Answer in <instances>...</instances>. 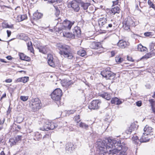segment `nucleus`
Here are the masks:
<instances>
[{
    "instance_id": "obj_1",
    "label": "nucleus",
    "mask_w": 155,
    "mask_h": 155,
    "mask_svg": "<svg viewBox=\"0 0 155 155\" xmlns=\"http://www.w3.org/2000/svg\"><path fill=\"white\" fill-rule=\"evenodd\" d=\"M97 151L101 155H106L110 153H116L120 151L124 144H121L120 141H117L115 140L105 139L103 140H98L96 143Z\"/></svg>"
},
{
    "instance_id": "obj_2",
    "label": "nucleus",
    "mask_w": 155,
    "mask_h": 155,
    "mask_svg": "<svg viewBox=\"0 0 155 155\" xmlns=\"http://www.w3.org/2000/svg\"><path fill=\"white\" fill-rule=\"evenodd\" d=\"M100 27L104 29H110L115 28L117 25L116 21L109 18H100L98 20Z\"/></svg>"
},
{
    "instance_id": "obj_3",
    "label": "nucleus",
    "mask_w": 155,
    "mask_h": 155,
    "mask_svg": "<svg viewBox=\"0 0 155 155\" xmlns=\"http://www.w3.org/2000/svg\"><path fill=\"white\" fill-rule=\"evenodd\" d=\"M56 46L59 50V54L64 58L72 59L74 56L71 53L70 47L66 44L62 43H58Z\"/></svg>"
},
{
    "instance_id": "obj_4",
    "label": "nucleus",
    "mask_w": 155,
    "mask_h": 155,
    "mask_svg": "<svg viewBox=\"0 0 155 155\" xmlns=\"http://www.w3.org/2000/svg\"><path fill=\"white\" fill-rule=\"evenodd\" d=\"M74 23L75 21H71L66 19L63 21L61 27L56 28V31L60 33L64 30L69 31Z\"/></svg>"
},
{
    "instance_id": "obj_5",
    "label": "nucleus",
    "mask_w": 155,
    "mask_h": 155,
    "mask_svg": "<svg viewBox=\"0 0 155 155\" xmlns=\"http://www.w3.org/2000/svg\"><path fill=\"white\" fill-rule=\"evenodd\" d=\"M62 96V91L59 88L55 89L51 94V97L58 106L61 105L60 100Z\"/></svg>"
},
{
    "instance_id": "obj_6",
    "label": "nucleus",
    "mask_w": 155,
    "mask_h": 155,
    "mask_svg": "<svg viewBox=\"0 0 155 155\" xmlns=\"http://www.w3.org/2000/svg\"><path fill=\"white\" fill-rule=\"evenodd\" d=\"M149 136L146 135L144 133H143V135L140 140L137 136H133L132 137V140L133 143L137 146L140 145L141 143L146 142H148L150 140L149 138Z\"/></svg>"
},
{
    "instance_id": "obj_7",
    "label": "nucleus",
    "mask_w": 155,
    "mask_h": 155,
    "mask_svg": "<svg viewBox=\"0 0 155 155\" xmlns=\"http://www.w3.org/2000/svg\"><path fill=\"white\" fill-rule=\"evenodd\" d=\"M123 28L126 30L130 29V27L134 26L135 25L134 21L129 16L124 18L123 21Z\"/></svg>"
},
{
    "instance_id": "obj_8",
    "label": "nucleus",
    "mask_w": 155,
    "mask_h": 155,
    "mask_svg": "<svg viewBox=\"0 0 155 155\" xmlns=\"http://www.w3.org/2000/svg\"><path fill=\"white\" fill-rule=\"evenodd\" d=\"M110 68H107L103 71L101 72L102 76L106 78L107 79H112L114 78L115 74L110 70Z\"/></svg>"
},
{
    "instance_id": "obj_9",
    "label": "nucleus",
    "mask_w": 155,
    "mask_h": 155,
    "mask_svg": "<svg viewBox=\"0 0 155 155\" xmlns=\"http://www.w3.org/2000/svg\"><path fill=\"white\" fill-rule=\"evenodd\" d=\"M31 107L33 110L35 112L41 108V101L38 98H35L32 101Z\"/></svg>"
},
{
    "instance_id": "obj_10",
    "label": "nucleus",
    "mask_w": 155,
    "mask_h": 155,
    "mask_svg": "<svg viewBox=\"0 0 155 155\" xmlns=\"http://www.w3.org/2000/svg\"><path fill=\"white\" fill-rule=\"evenodd\" d=\"M44 122H45L46 125H48V127L45 128H42L43 130H45V131H48L54 129L57 127L58 125L56 123L50 122L48 120H44Z\"/></svg>"
},
{
    "instance_id": "obj_11",
    "label": "nucleus",
    "mask_w": 155,
    "mask_h": 155,
    "mask_svg": "<svg viewBox=\"0 0 155 155\" xmlns=\"http://www.w3.org/2000/svg\"><path fill=\"white\" fill-rule=\"evenodd\" d=\"M70 6L75 12H78L80 10L79 4L76 0L73 1L71 2L68 5V6Z\"/></svg>"
},
{
    "instance_id": "obj_12",
    "label": "nucleus",
    "mask_w": 155,
    "mask_h": 155,
    "mask_svg": "<svg viewBox=\"0 0 155 155\" xmlns=\"http://www.w3.org/2000/svg\"><path fill=\"white\" fill-rule=\"evenodd\" d=\"M100 104V102L99 100H93L89 104L88 108L91 110L97 109L99 108Z\"/></svg>"
},
{
    "instance_id": "obj_13",
    "label": "nucleus",
    "mask_w": 155,
    "mask_h": 155,
    "mask_svg": "<svg viewBox=\"0 0 155 155\" xmlns=\"http://www.w3.org/2000/svg\"><path fill=\"white\" fill-rule=\"evenodd\" d=\"M128 148L126 146V145H124V146H123V148H122V149L120 151H118L116 153H110V152H108L109 154L108 155H126V153L125 152L127 150Z\"/></svg>"
},
{
    "instance_id": "obj_14",
    "label": "nucleus",
    "mask_w": 155,
    "mask_h": 155,
    "mask_svg": "<svg viewBox=\"0 0 155 155\" xmlns=\"http://www.w3.org/2000/svg\"><path fill=\"white\" fill-rule=\"evenodd\" d=\"M73 33L75 37L80 38L81 35V31L80 28L78 26L75 27L73 29Z\"/></svg>"
},
{
    "instance_id": "obj_15",
    "label": "nucleus",
    "mask_w": 155,
    "mask_h": 155,
    "mask_svg": "<svg viewBox=\"0 0 155 155\" xmlns=\"http://www.w3.org/2000/svg\"><path fill=\"white\" fill-rule=\"evenodd\" d=\"M143 130L144 133L147 135L151 136L153 134V129L151 127L146 125L144 128Z\"/></svg>"
},
{
    "instance_id": "obj_16",
    "label": "nucleus",
    "mask_w": 155,
    "mask_h": 155,
    "mask_svg": "<svg viewBox=\"0 0 155 155\" xmlns=\"http://www.w3.org/2000/svg\"><path fill=\"white\" fill-rule=\"evenodd\" d=\"M129 45V43L128 42H127L123 40H119L118 42L117 43V46L122 48H125L127 45Z\"/></svg>"
},
{
    "instance_id": "obj_17",
    "label": "nucleus",
    "mask_w": 155,
    "mask_h": 155,
    "mask_svg": "<svg viewBox=\"0 0 155 155\" xmlns=\"http://www.w3.org/2000/svg\"><path fill=\"white\" fill-rule=\"evenodd\" d=\"M99 95L107 100H110L111 98L110 94L108 93L107 92H102L99 93Z\"/></svg>"
},
{
    "instance_id": "obj_18",
    "label": "nucleus",
    "mask_w": 155,
    "mask_h": 155,
    "mask_svg": "<svg viewBox=\"0 0 155 155\" xmlns=\"http://www.w3.org/2000/svg\"><path fill=\"white\" fill-rule=\"evenodd\" d=\"M66 150L67 152L71 153L75 149V146L71 143H68L66 145Z\"/></svg>"
},
{
    "instance_id": "obj_19",
    "label": "nucleus",
    "mask_w": 155,
    "mask_h": 155,
    "mask_svg": "<svg viewBox=\"0 0 155 155\" xmlns=\"http://www.w3.org/2000/svg\"><path fill=\"white\" fill-rule=\"evenodd\" d=\"M120 10L119 6H116L114 8H111L109 11V12L110 13L114 15L116 13H119L120 12Z\"/></svg>"
},
{
    "instance_id": "obj_20",
    "label": "nucleus",
    "mask_w": 155,
    "mask_h": 155,
    "mask_svg": "<svg viewBox=\"0 0 155 155\" xmlns=\"http://www.w3.org/2000/svg\"><path fill=\"white\" fill-rule=\"evenodd\" d=\"M111 103L112 104L120 105L122 103V102L121 101L119 100L117 98L115 97L112 98Z\"/></svg>"
},
{
    "instance_id": "obj_21",
    "label": "nucleus",
    "mask_w": 155,
    "mask_h": 155,
    "mask_svg": "<svg viewBox=\"0 0 155 155\" xmlns=\"http://www.w3.org/2000/svg\"><path fill=\"white\" fill-rule=\"evenodd\" d=\"M63 32V36L65 37H66L68 38H74V35L73 34L69 32H66L64 31H62Z\"/></svg>"
},
{
    "instance_id": "obj_22",
    "label": "nucleus",
    "mask_w": 155,
    "mask_h": 155,
    "mask_svg": "<svg viewBox=\"0 0 155 155\" xmlns=\"http://www.w3.org/2000/svg\"><path fill=\"white\" fill-rule=\"evenodd\" d=\"M34 140H35L38 141L41 138L42 135L41 134L38 132H36L34 133Z\"/></svg>"
},
{
    "instance_id": "obj_23",
    "label": "nucleus",
    "mask_w": 155,
    "mask_h": 155,
    "mask_svg": "<svg viewBox=\"0 0 155 155\" xmlns=\"http://www.w3.org/2000/svg\"><path fill=\"white\" fill-rule=\"evenodd\" d=\"M38 49L40 52L44 54H46L47 53V51L46 46H40L38 47Z\"/></svg>"
},
{
    "instance_id": "obj_24",
    "label": "nucleus",
    "mask_w": 155,
    "mask_h": 155,
    "mask_svg": "<svg viewBox=\"0 0 155 155\" xmlns=\"http://www.w3.org/2000/svg\"><path fill=\"white\" fill-rule=\"evenodd\" d=\"M78 124L80 127L85 129L86 130H87L89 127V125L88 124L82 122H80Z\"/></svg>"
},
{
    "instance_id": "obj_25",
    "label": "nucleus",
    "mask_w": 155,
    "mask_h": 155,
    "mask_svg": "<svg viewBox=\"0 0 155 155\" xmlns=\"http://www.w3.org/2000/svg\"><path fill=\"white\" fill-rule=\"evenodd\" d=\"M138 50L141 52H143L147 50V48L145 47L142 46L141 44H139L137 48Z\"/></svg>"
},
{
    "instance_id": "obj_26",
    "label": "nucleus",
    "mask_w": 155,
    "mask_h": 155,
    "mask_svg": "<svg viewBox=\"0 0 155 155\" xmlns=\"http://www.w3.org/2000/svg\"><path fill=\"white\" fill-rule=\"evenodd\" d=\"M42 16V14L38 12L35 13L33 15L34 18L36 20L41 18Z\"/></svg>"
},
{
    "instance_id": "obj_27",
    "label": "nucleus",
    "mask_w": 155,
    "mask_h": 155,
    "mask_svg": "<svg viewBox=\"0 0 155 155\" xmlns=\"http://www.w3.org/2000/svg\"><path fill=\"white\" fill-rule=\"evenodd\" d=\"M91 46H94L93 49H98L101 48L102 45L100 43H93L91 44Z\"/></svg>"
},
{
    "instance_id": "obj_28",
    "label": "nucleus",
    "mask_w": 155,
    "mask_h": 155,
    "mask_svg": "<svg viewBox=\"0 0 155 155\" xmlns=\"http://www.w3.org/2000/svg\"><path fill=\"white\" fill-rule=\"evenodd\" d=\"M81 6L83 8L84 10H86L90 5V4L89 3H84L81 2L80 3Z\"/></svg>"
},
{
    "instance_id": "obj_29",
    "label": "nucleus",
    "mask_w": 155,
    "mask_h": 155,
    "mask_svg": "<svg viewBox=\"0 0 155 155\" xmlns=\"http://www.w3.org/2000/svg\"><path fill=\"white\" fill-rule=\"evenodd\" d=\"M77 54L82 57H84L86 55V53L85 50L81 49L78 51Z\"/></svg>"
},
{
    "instance_id": "obj_30",
    "label": "nucleus",
    "mask_w": 155,
    "mask_h": 155,
    "mask_svg": "<svg viewBox=\"0 0 155 155\" xmlns=\"http://www.w3.org/2000/svg\"><path fill=\"white\" fill-rule=\"evenodd\" d=\"M2 27L3 28H13V25H9L7 23H3L2 25Z\"/></svg>"
},
{
    "instance_id": "obj_31",
    "label": "nucleus",
    "mask_w": 155,
    "mask_h": 155,
    "mask_svg": "<svg viewBox=\"0 0 155 155\" xmlns=\"http://www.w3.org/2000/svg\"><path fill=\"white\" fill-rule=\"evenodd\" d=\"M27 45L28 50H30L31 52H32L33 51V48L31 42H28L27 43Z\"/></svg>"
},
{
    "instance_id": "obj_32",
    "label": "nucleus",
    "mask_w": 155,
    "mask_h": 155,
    "mask_svg": "<svg viewBox=\"0 0 155 155\" xmlns=\"http://www.w3.org/2000/svg\"><path fill=\"white\" fill-rule=\"evenodd\" d=\"M115 60L116 62L118 63L119 64L121 62H122L123 61L124 59L123 58H121V57L118 56H116L115 58Z\"/></svg>"
},
{
    "instance_id": "obj_33",
    "label": "nucleus",
    "mask_w": 155,
    "mask_h": 155,
    "mask_svg": "<svg viewBox=\"0 0 155 155\" xmlns=\"http://www.w3.org/2000/svg\"><path fill=\"white\" fill-rule=\"evenodd\" d=\"M44 120H46L45 119H42V120H41V121H40L41 124L43 125V126L42 127H40V129L43 131H45V130H43L42 129V128H45V127H48V125L46 124V123L44 122Z\"/></svg>"
},
{
    "instance_id": "obj_34",
    "label": "nucleus",
    "mask_w": 155,
    "mask_h": 155,
    "mask_svg": "<svg viewBox=\"0 0 155 155\" xmlns=\"http://www.w3.org/2000/svg\"><path fill=\"white\" fill-rule=\"evenodd\" d=\"M9 142L10 143V145L11 146L16 145V143H17V142L16 141L15 139L14 140L12 138H10L9 139Z\"/></svg>"
},
{
    "instance_id": "obj_35",
    "label": "nucleus",
    "mask_w": 155,
    "mask_h": 155,
    "mask_svg": "<svg viewBox=\"0 0 155 155\" xmlns=\"http://www.w3.org/2000/svg\"><path fill=\"white\" fill-rule=\"evenodd\" d=\"M48 63L50 66L53 67H55V64L53 59L48 61Z\"/></svg>"
},
{
    "instance_id": "obj_36",
    "label": "nucleus",
    "mask_w": 155,
    "mask_h": 155,
    "mask_svg": "<svg viewBox=\"0 0 155 155\" xmlns=\"http://www.w3.org/2000/svg\"><path fill=\"white\" fill-rule=\"evenodd\" d=\"M149 47L150 50H155V44L153 43H151L149 45Z\"/></svg>"
},
{
    "instance_id": "obj_37",
    "label": "nucleus",
    "mask_w": 155,
    "mask_h": 155,
    "mask_svg": "<svg viewBox=\"0 0 155 155\" xmlns=\"http://www.w3.org/2000/svg\"><path fill=\"white\" fill-rule=\"evenodd\" d=\"M152 56V54L150 53H148L145 54L144 56H143L141 59L145 58L147 59L150 58Z\"/></svg>"
},
{
    "instance_id": "obj_38",
    "label": "nucleus",
    "mask_w": 155,
    "mask_h": 155,
    "mask_svg": "<svg viewBox=\"0 0 155 155\" xmlns=\"http://www.w3.org/2000/svg\"><path fill=\"white\" fill-rule=\"evenodd\" d=\"M148 5L150 6V7L152 8H155V6L151 2L150 0H148Z\"/></svg>"
},
{
    "instance_id": "obj_39",
    "label": "nucleus",
    "mask_w": 155,
    "mask_h": 155,
    "mask_svg": "<svg viewBox=\"0 0 155 155\" xmlns=\"http://www.w3.org/2000/svg\"><path fill=\"white\" fill-rule=\"evenodd\" d=\"M28 77H22L21 82H22L23 83H25L28 81Z\"/></svg>"
},
{
    "instance_id": "obj_40",
    "label": "nucleus",
    "mask_w": 155,
    "mask_h": 155,
    "mask_svg": "<svg viewBox=\"0 0 155 155\" xmlns=\"http://www.w3.org/2000/svg\"><path fill=\"white\" fill-rule=\"evenodd\" d=\"M20 99L23 101H27L28 98V96H21L20 97Z\"/></svg>"
},
{
    "instance_id": "obj_41",
    "label": "nucleus",
    "mask_w": 155,
    "mask_h": 155,
    "mask_svg": "<svg viewBox=\"0 0 155 155\" xmlns=\"http://www.w3.org/2000/svg\"><path fill=\"white\" fill-rule=\"evenodd\" d=\"M22 138V136H21L18 135L16 136L15 138V140L17 143L19 141H21Z\"/></svg>"
},
{
    "instance_id": "obj_42",
    "label": "nucleus",
    "mask_w": 155,
    "mask_h": 155,
    "mask_svg": "<svg viewBox=\"0 0 155 155\" xmlns=\"http://www.w3.org/2000/svg\"><path fill=\"white\" fill-rule=\"evenodd\" d=\"M74 120L79 124L81 120L79 115H78L74 117Z\"/></svg>"
},
{
    "instance_id": "obj_43",
    "label": "nucleus",
    "mask_w": 155,
    "mask_h": 155,
    "mask_svg": "<svg viewBox=\"0 0 155 155\" xmlns=\"http://www.w3.org/2000/svg\"><path fill=\"white\" fill-rule=\"evenodd\" d=\"M144 35L147 37H151L153 34L152 32H147L144 33Z\"/></svg>"
},
{
    "instance_id": "obj_44",
    "label": "nucleus",
    "mask_w": 155,
    "mask_h": 155,
    "mask_svg": "<svg viewBox=\"0 0 155 155\" xmlns=\"http://www.w3.org/2000/svg\"><path fill=\"white\" fill-rule=\"evenodd\" d=\"M149 102L151 104V106L152 107H155V101L153 99H151L149 100Z\"/></svg>"
},
{
    "instance_id": "obj_45",
    "label": "nucleus",
    "mask_w": 155,
    "mask_h": 155,
    "mask_svg": "<svg viewBox=\"0 0 155 155\" xmlns=\"http://www.w3.org/2000/svg\"><path fill=\"white\" fill-rule=\"evenodd\" d=\"M19 55L20 59L21 60H23L24 59L25 56V55L23 53H20L19 54Z\"/></svg>"
},
{
    "instance_id": "obj_46",
    "label": "nucleus",
    "mask_w": 155,
    "mask_h": 155,
    "mask_svg": "<svg viewBox=\"0 0 155 155\" xmlns=\"http://www.w3.org/2000/svg\"><path fill=\"white\" fill-rule=\"evenodd\" d=\"M133 129L131 127H130L128 128V129L126 131V132L127 134H130L132 132Z\"/></svg>"
},
{
    "instance_id": "obj_47",
    "label": "nucleus",
    "mask_w": 155,
    "mask_h": 155,
    "mask_svg": "<svg viewBox=\"0 0 155 155\" xmlns=\"http://www.w3.org/2000/svg\"><path fill=\"white\" fill-rule=\"evenodd\" d=\"M74 82L72 81H70L67 82V85L69 87H71V85L73 84Z\"/></svg>"
},
{
    "instance_id": "obj_48",
    "label": "nucleus",
    "mask_w": 155,
    "mask_h": 155,
    "mask_svg": "<svg viewBox=\"0 0 155 155\" xmlns=\"http://www.w3.org/2000/svg\"><path fill=\"white\" fill-rule=\"evenodd\" d=\"M21 36H22L24 38H23V40H25V41L28 40V37L26 36L24 34H21L20 35Z\"/></svg>"
},
{
    "instance_id": "obj_49",
    "label": "nucleus",
    "mask_w": 155,
    "mask_h": 155,
    "mask_svg": "<svg viewBox=\"0 0 155 155\" xmlns=\"http://www.w3.org/2000/svg\"><path fill=\"white\" fill-rule=\"evenodd\" d=\"M62 0H44V1H47L49 3H53L56 2H59L61 1Z\"/></svg>"
},
{
    "instance_id": "obj_50",
    "label": "nucleus",
    "mask_w": 155,
    "mask_h": 155,
    "mask_svg": "<svg viewBox=\"0 0 155 155\" xmlns=\"http://www.w3.org/2000/svg\"><path fill=\"white\" fill-rule=\"evenodd\" d=\"M48 61H49L53 59V57L52 55L50 54H48L47 56Z\"/></svg>"
},
{
    "instance_id": "obj_51",
    "label": "nucleus",
    "mask_w": 155,
    "mask_h": 155,
    "mask_svg": "<svg viewBox=\"0 0 155 155\" xmlns=\"http://www.w3.org/2000/svg\"><path fill=\"white\" fill-rule=\"evenodd\" d=\"M55 20H57L58 21V22L57 24V26L58 25L59 23H60L61 25H62V24L63 22H62V20L60 18H58L57 19H56Z\"/></svg>"
},
{
    "instance_id": "obj_52",
    "label": "nucleus",
    "mask_w": 155,
    "mask_h": 155,
    "mask_svg": "<svg viewBox=\"0 0 155 155\" xmlns=\"http://www.w3.org/2000/svg\"><path fill=\"white\" fill-rule=\"evenodd\" d=\"M75 110H68L67 111V114L68 115H69L70 114H72L74 113L75 112Z\"/></svg>"
},
{
    "instance_id": "obj_53",
    "label": "nucleus",
    "mask_w": 155,
    "mask_h": 155,
    "mask_svg": "<svg viewBox=\"0 0 155 155\" xmlns=\"http://www.w3.org/2000/svg\"><path fill=\"white\" fill-rule=\"evenodd\" d=\"M131 36L132 38L135 39H137V37H138L139 36V35H138L135 34H132L131 35Z\"/></svg>"
},
{
    "instance_id": "obj_54",
    "label": "nucleus",
    "mask_w": 155,
    "mask_h": 155,
    "mask_svg": "<svg viewBox=\"0 0 155 155\" xmlns=\"http://www.w3.org/2000/svg\"><path fill=\"white\" fill-rule=\"evenodd\" d=\"M13 126L15 127L16 128H17L18 129L20 130L21 129V127L20 125H17L15 124H13Z\"/></svg>"
},
{
    "instance_id": "obj_55",
    "label": "nucleus",
    "mask_w": 155,
    "mask_h": 155,
    "mask_svg": "<svg viewBox=\"0 0 155 155\" xmlns=\"http://www.w3.org/2000/svg\"><path fill=\"white\" fill-rule=\"evenodd\" d=\"M30 58L29 57L25 55V56L24 59L23 60H25L27 61H29L30 60Z\"/></svg>"
},
{
    "instance_id": "obj_56",
    "label": "nucleus",
    "mask_w": 155,
    "mask_h": 155,
    "mask_svg": "<svg viewBox=\"0 0 155 155\" xmlns=\"http://www.w3.org/2000/svg\"><path fill=\"white\" fill-rule=\"evenodd\" d=\"M22 78H19L16 80L15 81V83H17L19 82H21Z\"/></svg>"
},
{
    "instance_id": "obj_57",
    "label": "nucleus",
    "mask_w": 155,
    "mask_h": 155,
    "mask_svg": "<svg viewBox=\"0 0 155 155\" xmlns=\"http://www.w3.org/2000/svg\"><path fill=\"white\" fill-rule=\"evenodd\" d=\"M141 102L140 101H138L136 102V105L138 107L141 106Z\"/></svg>"
},
{
    "instance_id": "obj_58",
    "label": "nucleus",
    "mask_w": 155,
    "mask_h": 155,
    "mask_svg": "<svg viewBox=\"0 0 155 155\" xmlns=\"http://www.w3.org/2000/svg\"><path fill=\"white\" fill-rule=\"evenodd\" d=\"M127 60L129 61H133L134 60L133 59L132 57H129L128 56L127 57Z\"/></svg>"
},
{
    "instance_id": "obj_59",
    "label": "nucleus",
    "mask_w": 155,
    "mask_h": 155,
    "mask_svg": "<svg viewBox=\"0 0 155 155\" xmlns=\"http://www.w3.org/2000/svg\"><path fill=\"white\" fill-rule=\"evenodd\" d=\"M7 35L8 37H9L10 36L11 34V31L7 30Z\"/></svg>"
},
{
    "instance_id": "obj_60",
    "label": "nucleus",
    "mask_w": 155,
    "mask_h": 155,
    "mask_svg": "<svg viewBox=\"0 0 155 155\" xmlns=\"http://www.w3.org/2000/svg\"><path fill=\"white\" fill-rule=\"evenodd\" d=\"M119 0H116V1H113V5H117L119 3Z\"/></svg>"
},
{
    "instance_id": "obj_61",
    "label": "nucleus",
    "mask_w": 155,
    "mask_h": 155,
    "mask_svg": "<svg viewBox=\"0 0 155 155\" xmlns=\"http://www.w3.org/2000/svg\"><path fill=\"white\" fill-rule=\"evenodd\" d=\"M5 81L6 83H11L12 82V80L11 79H6Z\"/></svg>"
},
{
    "instance_id": "obj_62",
    "label": "nucleus",
    "mask_w": 155,
    "mask_h": 155,
    "mask_svg": "<svg viewBox=\"0 0 155 155\" xmlns=\"http://www.w3.org/2000/svg\"><path fill=\"white\" fill-rule=\"evenodd\" d=\"M56 12L55 13V15L57 16L59 14L60 11L59 10H57L56 8Z\"/></svg>"
},
{
    "instance_id": "obj_63",
    "label": "nucleus",
    "mask_w": 155,
    "mask_h": 155,
    "mask_svg": "<svg viewBox=\"0 0 155 155\" xmlns=\"http://www.w3.org/2000/svg\"><path fill=\"white\" fill-rule=\"evenodd\" d=\"M6 58L9 60H11L12 59V57L11 56H8L6 57Z\"/></svg>"
},
{
    "instance_id": "obj_64",
    "label": "nucleus",
    "mask_w": 155,
    "mask_h": 155,
    "mask_svg": "<svg viewBox=\"0 0 155 155\" xmlns=\"http://www.w3.org/2000/svg\"><path fill=\"white\" fill-rule=\"evenodd\" d=\"M115 52L114 51H112L111 52V54L112 57H113L115 54Z\"/></svg>"
}]
</instances>
